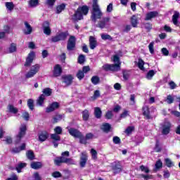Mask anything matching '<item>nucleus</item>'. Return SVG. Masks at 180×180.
I'll list each match as a JSON object with an SVG mask.
<instances>
[{
	"label": "nucleus",
	"instance_id": "nucleus-49",
	"mask_svg": "<svg viewBox=\"0 0 180 180\" xmlns=\"http://www.w3.org/2000/svg\"><path fill=\"white\" fill-rule=\"evenodd\" d=\"M28 160H34V153L32 150H28L26 153Z\"/></svg>",
	"mask_w": 180,
	"mask_h": 180
},
{
	"label": "nucleus",
	"instance_id": "nucleus-12",
	"mask_svg": "<svg viewBox=\"0 0 180 180\" xmlns=\"http://www.w3.org/2000/svg\"><path fill=\"white\" fill-rule=\"evenodd\" d=\"M69 134H70L72 137H74V139H78L79 137H81L82 132H81L79 130L77 129L70 128L69 129Z\"/></svg>",
	"mask_w": 180,
	"mask_h": 180
},
{
	"label": "nucleus",
	"instance_id": "nucleus-56",
	"mask_svg": "<svg viewBox=\"0 0 180 180\" xmlns=\"http://www.w3.org/2000/svg\"><path fill=\"white\" fill-rule=\"evenodd\" d=\"M53 130H54L55 134L60 135L61 134V133H63V128H61V127H56L54 128Z\"/></svg>",
	"mask_w": 180,
	"mask_h": 180
},
{
	"label": "nucleus",
	"instance_id": "nucleus-38",
	"mask_svg": "<svg viewBox=\"0 0 180 180\" xmlns=\"http://www.w3.org/2000/svg\"><path fill=\"white\" fill-rule=\"evenodd\" d=\"M154 75H155V71H154L153 70H150L146 74V77L147 79H153V77Z\"/></svg>",
	"mask_w": 180,
	"mask_h": 180
},
{
	"label": "nucleus",
	"instance_id": "nucleus-62",
	"mask_svg": "<svg viewBox=\"0 0 180 180\" xmlns=\"http://www.w3.org/2000/svg\"><path fill=\"white\" fill-rule=\"evenodd\" d=\"M61 119H63V115H56L53 117V123H57L58 122H60Z\"/></svg>",
	"mask_w": 180,
	"mask_h": 180
},
{
	"label": "nucleus",
	"instance_id": "nucleus-6",
	"mask_svg": "<svg viewBox=\"0 0 180 180\" xmlns=\"http://www.w3.org/2000/svg\"><path fill=\"white\" fill-rule=\"evenodd\" d=\"M26 134V124H21L20 127V131L18 134L16 136L15 138V143L18 144V143H20V140H22V138Z\"/></svg>",
	"mask_w": 180,
	"mask_h": 180
},
{
	"label": "nucleus",
	"instance_id": "nucleus-33",
	"mask_svg": "<svg viewBox=\"0 0 180 180\" xmlns=\"http://www.w3.org/2000/svg\"><path fill=\"white\" fill-rule=\"evenodd\" d=\"M76 77L79 81H81L85 77V73L82 70H79L76 74Z\"/></svg>",
	"mask_w": 180,
	"mask_h": 180
},
{
	"label": "nucleus",
	"instance_id": "nucleus-21",
	"mask_svg": "<svg viewBox=\"0 0 180 180\" xmlns=\"http://www.w3.org/2000/svg\"><path fill=\"white\" fill-rule=\"evenodd\" d=\"M61 72H63L61 66L60 65H55L53 68V76L60 77L61 75Z\"/></svg>",
	"mask_w": 180,
	"mask_h": 180
},
{
	"label": "nucleus",
	"instance_id": "nucleus-60",
	"mask_svg": "<svg viewBox=\"0 0 180 180\" xmlns=\"http://www.w3.org/2000/svg\"><path fill=\"white\" fill-rule=\"evenodd\" d=\"M148 49L150 54H154V42L153 41L149 44Z\"/></svg>",
	"mask_w": 180,
	"mask_h": 180
},
{
	"label": "nucleus",
	"instance_id": "nucleus-3",
	"mask_svg": "<svg viewBox=\"0 0 180 180\" xmlns=\"http://www.w3.org/2000/svg\"><path fill=\"white\" fill-rule=\"evenodd\" d=\"M68 162V151H65L62 153V157H58L54 159V164L58 167H60L61 164Z\"/></svg>",
	"mask_w": 180,
	"mask_h": 180
},
{
	"label": "nucleus",
	"instance_id": "nucleus-54",
	"mask_svg": "<svg viewBox=\"0 0 180 180\" xmlns=\"http://www.w3.org/2000/svg\"><path fill=\"white\" fill-rule=\"evenodd\" d=\"M105 119H107L108 120L112 119V117H113V112L111 110H108L105 115Z\"/></svg>",
	"mask_w": 180,
	"mask_h": 180
},
{
	"label": "nucleus",
	"instance_id": "nucleus-29",
	"mask_svg": "<svg viewBox=\"0 0 180 180\" xmlns=\"http://www.w3.org/2000/svg\"><path fill=\"white\" fill-rule=\"evenodd\" d=\"M43 95H44V98L46 96H51V94H53V90L50 88H45L42 91Z\"/></svg>",
	"mask_w": 180,
	"mask_h": 180
},
{
	"label": "nucleus",
	"instance_id": "nucleus-20",
	"mask_svg": "<svg viewBox=\"0 0 180 180\" xmlns=\"http://www.w3.org/2000/svg\"><path fill=\"white\" fill-rule=\"evenodd\" d=\"M24 25L25 26V28L24 29V34H32V32H33V28L27 22V21L24 22Z\"/></svg>",
	"mask_w": 180,
	"mask_h": 180
},
{
	"label": "nucleus",
	"instance_id": "nucleus-13",
	"mask_svg": "<svg viewBox=\"0 0 180 180\" xmlns=\"http://www.w3.org/2000/svg\"><path fill=\"white\" fill-rule=\"evenodd\" d=\"M110 21V18L109 17H106V18H103V20L98 21L96 27H99L100 29H105V27H106V23H108V22Z\"/></svg>",
	"mask_w": 180,
	"mask_h": 180
},
{
	"label": "nucleus",
	"instance_id": "nucleus-52",
	"mask_svg": "<svg viewBox=\"0 0 180 180\" xmlns=\"http://www.w3.org/2000/svg\"><path fill=\"white\" fill-rule=\"evenodd\" d=\"M91 154L93 160H96L98 158V152L96 151V150L91 148Z\"/></svg>",
	"mask_w": 180,
	"mask_h": 180
},
{
	"label": "nucleus",
	"instance_id": "nucleus-26",
	"mask_svg": "<svg viewBox=\"0 0 180 180\" xmlns=\"http://www.w3.org/2000/svg\"><path fill=\"white\" fill-rule=\"evenodd\" d=\"M45 100H46V97H44V94H41L37 100V106H44Z\"/></svg>",
	"mask_w": 180,
	"mask_h": 180
},
{
	"label": "nucleus",
	"instance_id": "nucleus-51",
	"mask_svg": "<svg viewBox=\"0 0 180 180\" xmlns=\"http://www.w3.org/2000/svg\"><path fill=\"white\" fill-rule=\"evenodd\" d=\"M80 144H86V138L82 134L79 138Z\"/></svg>",
	"mask_w": 180,
	"mask_h": 180
},
{
	"label": "nucleus",
	"instance_id": "nucleus-10",
	"mask_svg": "<svg viewBox=\"0 0 180 180\" xmlns=\"http://www.w3.org/2000/svg\"><path fill=\"white\" fill-rule=\"evenodd\" d=\"M171 127H172V124L170 122H167L165 124L162 125V134H163V136H167L168 134H169L170 131H171Z\"/></svg>",
	"mask_w": 180,
	"mask_h": 180
},
{
	"label": "nucleus",
	"instance_id": "nucleus-55",
	"mask_svg": "<svg viewBox=\"0 0 180 180\" xmlns=\"http://www.w3.org/2000/svg\"><path fill=\"white\" fill-rule=\"evenodd\" d=\"M30 6L34 8V6H37L39 5V0H30Z\"/></svg>",
	"mask_w": 180,
	"mask_h": 180
},
{
	"label": "nucleus",
	"instance_id": "nucleus-40",
	"mask_svg": "<svg viewBox=\"0 0 180 180\" xmlns=\"http://www.w3.org/2000/svg\"><path fill=\"white\" fill-rule=\"evenodd\" d=\"M77 63L81 65L84 64L85 63V55L80 54L77 58Z\"/></svg>",
	"mask_w": 180,
	"mask_h": 180
},
{
	"label": "nucleus",
	"instance_id": "nucleus-9",
	"mask_svg": "<svg viewBox=\"0 0 180 180\" xmlns=\"http://www.w3.org/2000/svg\"><path fill=\"white\" fill-rule=\"evenodd\" d=\"M112 169L113 171L114 175H117V174H120L122 171H123V166L120 164V162H115L112 166Z\"/></svg>",
	"mask_w": 180,
	"mask_h": 180
},
{
	"label": "nucleus",
	"instance_id": "nucleus-2",
	"mask_svg": "<svg viewBox=\"0 0 180 180\" xmlns=\"http://www.w3.org/2000/svg\"><path fill=\"white\" fill-rule=\"evenodd\" d=\"M88 13H89V7L86 5H83L77 8L73 17L75 20H82L84 16H86Z\"/></svg>",
	"mask_w": 180,
	"mask_h": 180
},
{
	"label": "nucleus",
	"instance_id": "nucleus-45",
	"mask_svg": "<svg viewBox=\"0 0 180 180\" xmlns=\"http://www.w3.org/2000/svg\"><path fill=\"white\" fill-rule=\"evenodd\" d=\"M65 9V4H60L56 7V13H61Z\"/></svg>",
	"mask_w": 180,
	"mask_h": 180
},
{
	"label": "nucleus",
	"instance_id": "nucleus-31",
	"mask_svg": "<svg viewBox=\"0 0 180 180\" xmlns=\"http://www.w3.org/2000/svg\"><path fill=\"white\" fill-rule=\"evenodd\" d=\"M131 24L133 27H137V25H139V20H137V17H136V15H133L131 18Z\"/></svg>",
	"mask_w": 180,
	"mask_h": 180
},
{
	"label": "nucleus",
	"instance_id": "nucleus-19",
	"mask_svg": "<svg viewBox=\"0 0 180 180\" xmlns=\"http://www.w3.org/2000/svg\"><path fill=\"white\" fill-rule=\"evenodd\" d=\"M51 139L53 140V143L54 145V147L55 148L58 147V143H57V141H60V140L61 139V138L60 137V135L57 134H52L51 135Z\"/></svg>",
	"mask_w": 180,
	"mask_h": 180
},
{
	"label": "nucleus",
	"instance_id": "nucleus-22",
	"mask_svg": "<svg viewBox=\"0 0 180 180\" xmlns=\"http://www.w3.org/2000/svg\"><path fill=\"white\" fill-rule=\"evenodd\" d=\"M158 16V11H150L146 14L145 20H151L153 18H157Z\"/></svg>",
	"mask_w": 180,
	"mask_h": 180
},
{
	"label": "nucleus",
	"instance_id": "nucleus-35",
	"mask_svg": "<svg viewBox=\"0 0 180 180\" xmlns=\"http://www.w3.org/2000/svg\"><path fill=\"white\" fill-rule=\"evenodd\" d=\"M91 81L94 85H98L101 82V79L98 76H93Z\"/></svg>",
	"mask_w": 180,
	"mask_h": 180
},
{
	"label": "nucleus",
	"instance_id": "nucleus-57",
	"mask_svg": "<svg viewBox=\"0 0 180 180\" xmlns=\"http://www.w3.org/2000/svg\"><path fill=\"white\" fill-rule=\"evenodd\" d=\"M129 111L127 110H124L123 112L120 114V119H126L127 116H129Z\"/></svg>",
	"mask_w": 180,
	"mask_h": 180
},
{
	"label": "nucleus",
	"instance_id": "nucleus-27",
	"mask_svg": "<svg viewBox=\"0 0 180 180\" xmlns=\"http://www.w3.org/2000/svg\"><path fill=\"white\" fill-rule=\"evenodd\" d=\"M94 115L96 119H101L102 117V110H101V108L96 107L94 108Z\"/></svg>",
	"mask_w": 180,
	"mask_h": 180
},
{
	"label": "nucleus",
	"instance_id": "nucleus-11",
	"mask_svg": "<svg viewBox=\"0 0 180 180\" xmlns=\"http://www.w3.org/2000/svg\"><path fill=\"white\" fill-rule=\"evenodd\" d=\"M60 108V103L58 102H53L50 104L46 109V113H50L51 112H54V110L58 109Z\"/></svg>",
	"mask_w": 180,
	"mask_h": 180
},
{
	"label": "nucleus",
	"instance_id": "nucleus-28",
	"mask_svg": "<svg viewBox=\"0 0 180 180\" xmlns=\"http://www.w3.org/2000/svg\"><path fill=\"white\" fill-rule=\"evenodd\" d=\"M82 119L84 122H88L89 120V110L85 109L82 111Z\"/></svg>",
	"mask_w": 180,
	"mask_h": 180
},
{
	"label": "nucleus",
	"instance_id": "nucleus-64",
	"mask_svg": "<svg viewBox=\"0 0 180 180\" xmlns=\"http://www.w3.org/2000/svg\"><path fill=\"white\" fill-rule=\"evenodd\" d=\"M114 144H120V138L119 136H114L112 138Z\"/></svg>",
	"mask_w": 180,
	"mask_h": 180
},
{
	"label": "nucleus",
	"instance_id": "nucleus-17",
	"mask_svg": "<svg viewBox=\"0 0 180 180\" xmlns=\"http://www.w3.org/2000/svg\"><path fill=\"white\" fill-rule=\"evenodd\" d=\"M33 60H34V52H30L28 54V56L26 59L25 66V67H30V65H32V63H33Z\"/></svg>",
	"mask_w": 180,
	"mask_h": 180
},
{
	"label": "nucleus",
	"instance_id": "nucleus-47",
	"mask_svg": "<svg viewBox=\"0 0 180 180\" xmlns=\"http://www.w3.org/2000/svg\"><path fill=\"white\" fill-rule=\"evenodd\" d=\"M16 51V45L15 44H11L8 47V53H15Z\"/></svg>",
	"mask_w": 180,
	"mask_h": 180
},
{
	"label": "nucleus",
	"instance_id": "nucleus-16",
	"mask_svg": "<svg viewBox=\"0 0 180 180\" xmlns=\"http://www.w3.org/2000/svg\"><path fill=\"white\" fill-rule=\"evenodd\" d=\"M143 110V115L148 120H150V119H153L151 117L150 112V108L148 106L145 105L142 108Z\"/></svg>",
	"mask_w": 180,
	"mask_h": 180
},
{
	"label": "nucleus",
	"instance_id": "nucleus-32",
	"mask_svg": "<svg viewBox=\"0 0 180 180\" xmlns=\"http://www.w3.org/2000/svg\"><path fill=\"white\" fill-rule=\"evenodd\" d=\"M122 77L124 81H127L130 77V70H122Z\"/></svg>",
	"mask_w": 180,
	"mask_h": 180
},
{
	"label": "nucleus",
	"instance_id": "nucleus-4",
	"mask_svg": "<svg viewBox=\"0 0 180 180\" xmlns=\"http://www.w3.org/2000/svg\"><path fill=\"white\" fill-rule=\"evenodd\" d=\"M102 68L106 72H108V71L117 72L120 70V65L106 63L103 65Z\"/></svg>",
	"mask_w": 180,
	"mask_h": 180
},
{
	"label": "nucleus",
	"instance_id": "nucleus-46",
	"mask_svg": "<svg viewBox=\"0 0 180 180\" xmlns=\"http://www.w3.org/2000/svg\"><path fill=\"white\" fill-rule=\"evenodd\" d=\"M25 167H26V163H19L17 166H16V170L18 173L22 172V168H25Z\"/></svg>",
	"mask_w": 180,
	"mask_h": 180
},
{
	"label": "nucleus",
	"instance_id": "nucleus-30",
	"mask_svg": "<svg viewBox=\"0 0 180 180\" xmlns=\"http://www.w3.org/2000/svg\"><path fill=\"white\" fill-rule=\"evenodd\" d=\"M178 19H179V13L175 12L172 15V22L175 26L178 25Z\"/></svg>",
	"mask_w": 180,
	"mask_h": 180
},
{
	"label": "nucleus",
	"instance_id": "nucleus-58",
	"mask_svg": "<svg viewBox=\"0 0 180 180\" xmlns=\"http://www.w3.org/2000/svg\"><path fill=\"white\" fill-rule=\"evenodd\" d=\"M112 61L116 63L115 64H120V58L119 57V55H114Z\"/></svg>",
	"mask_w": 180,
	"mask_h": 180
},
{
	"label": "nucleus",
	"instance_id": "nucleus-44",
	"mask_svg": "<svg viewBox=\"0 0 180 180\" xmlns=\"http://www.w3.org/2000/svg\"><path fill=\"white\" fill-rule=\"evenodd\" d=\"M165 165L168 167V168H171V167H174V162L169 158L165 159Z\"/></svg>",
	"mask_w": 180,
	"mask_h": 180
},
{
	"label": "nucleus",
	"instance_id": "nucleus-5",
	"mask_svg": "<svg viewBox=\"0 0 180 180\" xmlns=\"http://www.w3.org/2000/svg\"><path fill=\"white\" fill-rule=\"evenodd\" d=\"M40 70V65L36 64L32 65L30 71L25 75V78H33Z\"/></svg>",
	"mask_w": 180,
	"mask_h": 180
},
{
	"label": "nucleus",
	"instance_id": "nucleus-18",
	"mask_svg": "<svg viewBox=\"0 0 180 180\" xmlns=\"http://www.w3.org/2000/svg\"><path fill=\"white\" fill-rule=\"evenodd\" d=\"M89 46L91 50H94L96 48V46L98 44V41H96V39L94 36L89 37Z\"/></svg>",
	"mask_w": 180,
	"mask_h": 180
},
{
	"label": "nucleus",
	"instance_id": "nucleus-39",
	"mask_svg": "<svg viewBox=\"0 0 180 180\" xmlns=\"http://www.w3.org/2000/svg\"><path fill=\"white\" fill-rule=\"evenodd\" d=\"M155 168L156 171H158V169H161V168H162V162L160 160V159L156 161Z\"/></svg>",
	"mask_w": 180,
	"mask_h": 180
},
{
	"label": "nucleus",
	"instance_id": "nucleus-50",
	"mask_svg": "<svg viewBox=\"0 0 180 180\" xmlns=\"http://www.w3.org/2000/svg\"><path fill=\"white\" fill-rule=\"evenodd\" d=\"M101 39L103 40H110V41H112V40H113V37H112V36L105 34H101Z\"/></svg>",
	"mask_w": 180,
	"mask_h": 180
},
{
	"label": "nucleus",
	"instance_id": "nucleus-59",
	"mask_svg": "<svg viewBox=\"0 0 180 180\" xmlns=\"http://www.w3.org/2000/svg\"><path fill=\"white\" fill-rule=\"evenodd\" d=\"M167 103H168V105H171V103H174V97H172V96L171 95H168L167 96Z\"/></svg>",
	"mask_w": 180,
	"mask_h": 180
},
{
	"label": "nucleus",
	"instance_id": "nucleus-24",
	"mask_svg": "<svg viewBox=\"0 0 180 180\" xmlns=\"http://www.w3.org/2000/svg\"><path fill=\"white\" fill-rule=\"evenodd\" d=\"M49 139V133L47 131H44L39 135V141H46Z\"/></svg>",
	"mask_w": 180,
	"mask_h": 180
},
{
	"label": "nucleus",
	"instance_id": "nucleus-42",
	"mask_svg": "<svg viewBox=\"0 0 180 180\" xmlns=\"http://www.w3.org/2000/svg\"><path fill=\"white\" fill-rule=\"evenodd\" d=\"M133 131H134V127L129 126L125 129L124 133L126 134H127V136H129V134H131V133H133Z\"/></svg>",
	"mask_w": 180,
	"mask_h": 180
},
{
	"label": "nucleus",
	"instance_id": "nucleus-41",
	"mask_svg": "<svg viewBox=\"0 0 180 180\" xmlns=\"http://www.w3.org/2000/svg\"><path fill=\"white\" fill-rule=\"evenodd\" d=\"M162 150V149L160 147V141L157 140L154 148V151L155 153H161Z\"/></svg>",
	"mask_w": 180,
	"mask_h": 180
},
{
	"label": "nucleus",
	"instance_id": "nucleus-34",
	"mask_svg": "<svg viewBox=\"0 0 180 180\" xmlns=\"http://www.w3.org/2000/svg\"><path fill=\"white\" fill-rule=\"evenodd\" d=\"M5 6L7 10L10 11V12H12V11H13V8H15L13 2H6Z\"/></svg>",
	"mask_w": 180,
	"mask_h": 180
},
{
	"label": "nucleus",
	"instance_id": "nucleus-61",
	"mask_svg": "<svg viewBox=\"0 0 180 180\" xmlns=\"http://www.w3.org/2000/svg\"><path fill=\"white\" fill-rule=\"evenodd\" d=\"M140 169L142 172H146V174H148V172H150V169L143 165L140 166Z\"/></svg>",
	"mask_w": 180,
	"mask_h": 180
},
{
	"label": "nucleus",
	"instance_id": "nucleus-36",
	"mask_svg": "<svg viewBox=\"0 0 180 180\" xmlns=\"http://www.w3.org/2000/svg\"><path fill=\"white\" fill-rule=\"evenodd\" d=\"M27 106L30 110H33V109H34V101H33L32 98L28 99Z\"/></svg>",
	"mask_w": 180,
	"mask_h": 180
},
{
	"label": "nucleus",
	"instance_id": "nucleus-63",
	"mask_svg": "<svg viewBox=\"0 0 180 180\" xmlns=\"http://www.w3.org/2000/svg\"><path fill=\"white\" fill-rule=\"evenodd\" d=\"M161 52L163 54V56H169V51H168L167 48H162L161 49Z\"/></svg>",
	"mask_w": 180,
	"mask_h": 180
},
{
	"label": "nucleus",
	"instance_id": "nucleus-53",
	"mask_svg": "<svg viewBox=\"0 0 180 180\" xmlns=\"http://www.w3.org/2000/svg\"><path fill=\"white\" fill-rule=\"evenodd\" d=\"M138 67L140 70H144V60L143 59H139Z\"/></svg>",
	"mask_w": 180,
	"mask_h": 180
},
{
	"label": "nucleus",
	"instance_id": "nucleus-8",
	"mask_svg": "<svg viewBox=\"0 0 180 180\" xmlns=\"http://www.w3.org/2000/svg\"><path fill=\"white\" fill-rule=\"evenodd\" d=\"M67 39V33L61 32L56 36L51 37V41L53 43H57V41H60L61 40H65Z\"/></svg>",
	"mask_w": 180,
	"mask_h": 180
},
{
	"label": "nucleus",
	"instance_id": "nucleus-14",
	"mask_svg": "<svg viewBox=\"0 0 180 180\" xmlns=\"http://www.w3.org/2000/svg\"><path fill=\"white\" fill-rule=\"evenodd\" d=\"M42 27L44 34H46V36H50V34H51V29L50 28V23L49 22H44Z\"/></svg>",
	"mask_w": 180,
	"mask_h": 180
},
{
	"label": "nucleus",
	"instance_id": "nucleus-43",
	"mask_svg": "<svg viewBox=\"0 0 180 180\" xmlns=\"http://www.w3.org/2000/svg\"><path fill=\"white\" fill-rule=\"evenodd\" d=\"M143 26L147 32H151V30L153 29V24L150 22H144Z\"/></svg>",
	"mask_w": 180,
	"mask_h": 180
},
{
	"label": "nucleus",
	"instance_id": "nucleus-15",
	"mask_svg": "<svg viewBox=\"0 0 180 180\" xmlns=\"http://www.w3.org/2000/svg\"><path fill=\"white\" fill-rule=\"evenodd\" d=\"M88 162V155L86 153H82L80 157L79 165L81 168H85L86 162Z\"/></svg>",
	"mask_w": 180,
	"mask_h": 180
},
{
	"label": "nucleus",
	"instance_id": "nucleus-48",
	"mask_svg": "<svg viewBox=\"0 0 180 180\" xmlns=\"http://www.w3.org/2000/svg\"><path fill=\"white\" fill-rule=\"evenodd\" d=\"M99 96H101V91H99V90H96L94 91V96H91V99H93V101H95L98 99Z\"/></svg>",
	"mask_w": 180,
	"mask_h": 180
},
{
	"label": "nucleus",
	"instance_id": "nucleus-23",
	"mask_svg": "<svg viewBox=\"0 0 180 180\" xmlns=\"http://www.w3.org/2000/svg\"><path fill=\"white\" fill-rule=\"evenodd\" d=\"M101 130H103L104 133H109L110 130H112V125L108 122H105L103 124Z\"/></svg>",
	"mask_w": 180,
	"mask_h": 180
},
{
	"label": "nucleus",
	"instance_id": "nucleus-7",
	"mask_svg": "<svg viewBox=\"0 0 180 180\" xmlns=\"http://www.w3.org/2000/svg\"><path fill=\"white\" fill-rule=\"evenodd\" d=\"M77 46V38L75 36L70 35L68 39V50L69 51H74Z\"/></svg>",
	"mask_w": 180,
	"mask_h": 180
},
{
	"label": "nucleus",
	"instance_id": "nucleus-37",
	"mask_svg": "<svg viewBox=\"0 0 180 180\" xmlns=\"http://www.w3.org/2000/svg\"><path fill=\"white\" fill-rule=\"evenodd\" d=\"M8 110L10 112V113H13L14 115H16L18 112V108H15V106L12 105H9L8 106Z\"/></svg>",
	"mask_w": 180,
	"mask_h": 180
},
{
	"label": "nucleus",
	"instance_id": "nucleus-25",
	"mask_svg": "<svg viewBox=\"0 0 180 180\" xmlns=\"http://www.w3.org/2000/svg\"><path fill=\"white\" fill-rule=\"evenodd\" d=\"M43 167V163L41 162H32L31 163V168L32 169H40Z\"/></svg>",
	"mask_w": 180,
	"mask_h": 180
},
{
	"label": "nucleus",
	"instance_id": "nucleus-1",
	"mask_svg": "<svg viewBox=\"0 0 180 180\" xmlns=\"http://www.w3.org/2000/svg\"><path fill=\"white\" fill-rule=\"evenodd\" d=\"M102 16H103V13H102L101 8H99L98 0H93L91 20L94 22V23H96L98 19H101Z\"/></svg>",
	"mask_w": 180,
	"mask_h": 180
}]
</instances>
